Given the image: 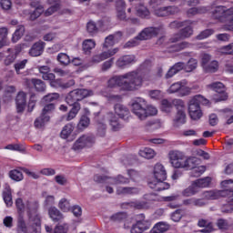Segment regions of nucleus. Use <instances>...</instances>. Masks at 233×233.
Wrapping results in <instances>:
<instances>
[{"label": "nucleus", "instance_id": "1", "mask_svg": "<svg viewBox=\"0 0 233 233\" xmlns=\"http://www.w3.org/2000/svg\"><path fill=\"white\" fill-rule=\"evenodd\" d=\"M107 85L109 88L119 86L127 92H136V90H139L143 86V76L138 70L129 71L124 75L111 77Z\"/></svg>", "mask_w": 233, "mask_h": 233}, {"label": "nucleus", "instance_id": "2", "mask_svg": "<svg viewBox=\"0 0 233 233\" xmlns=\"http://www.w3.org/2000/svg\"><path fill=\"white\" fill-rule=\"evenodd\" d=\"M153 174L155 178L147 182L149 188L155 192H161L170 188V184L165 182L167 180V170L162 164H157L154 167Z\"/></svg>", "mask_w": 233, "mask_h": 233}, {"label": "nucleus", "instance_id": "3", "mask_svg": "<svg viewBox=\"0 0 233 233\" xmlns=\"http://www.w3.org/2000/svg\"><path fill=\"white\" fill-rule=\"evenodd\" d=\"M132 112L140 121H145L148 116H156L157 114V108L153 106H147L145 99L137 98L132 104Z\"/></svg>", "mask_w": 233, "mask_h": 233}, {"label": "nucleus", "instance_id": "4", "mask_svg": "<svg viewBox=\"0 0 233 233\" xmlns=\"http://www.w3.org/2000/svg\"><path fill=\"white\" fill-rule=\"evenodd\" d=\"M25 208L28 216V225L35 230V227H41V216L37 212L39 210V204L35 201H27Z\"/></svg>", "mask_w": 233, "mask_h": 233}, {"label": "nucleus", "instance_id": "5", "mask_svg": "<svg viewBox=\"0 0 233 233\" xmlns=\"http://www.w3.org/2000/svg\"><path fill=\"white\" fill-rule=\"evenodd\" d=\"M90 96H94V91L88 89H75L66 96V103H67L69 106H76V105H79V101H83V99L90 97Z\"/></svg>", "mask_w": 233, "mask_h": 233}, {"label": "nucleus", "instance_id": "6", "mask_svg": "<svg viewBox=\"0 0 233 233\" xmlns=\"http://www.w3.org/2000/svg\"><path fill=\"white\" fill-rule=\"evenodd\" d=\"M201 99H203V96L200 95H197L189 100L188 112L191 119H193L194 121L201 119L203 116V112L201 111V107L199 106Z\"/></svg>", "mask_w": 233, "mask_h": 233}, {"label": "nucleus", "instance_id": "7", "mask_svg": "<svg viewBox=\"0 0 233 233\" xmlns=\"http://www.w3.org/2000/svg\"><path fill=\"white\" fill-rule=\"evenodd\" d=\"M96 145V137L94 135H82L73 145V150H83V148H90Z\"/></svg>", "mask_w": 233, "mask_h": 233}, {"label": "nucleus", "instance_id": "8", "mask_svg": "<svg viewBox=\"0 0 233 233\" xmlns=\"http://www.w3.org/2000/svg\"><path fill=\"white\" fill-rule=\"evenodd\" d=\"M96 145V137L94 135H82L73 145V150H83V148H90Z\"/></svg>", "mask_w": 233, "mask_h": 233}, {"label": "nucleus", "instance_id": "9", "mask_svg": "<svg viewBox=\"0 0 233 233\" xmlns=\"http://www.w3.org/2000/svg\"><path fill=\"white\" fill-rule=\"evenodd\" d=\"M137 223L131 228V233H143L150 228V221L145 219V214L136 216Z\"/></svg>", "mask_w": 233, "mask_h": 233}, {"label": "nucleus", "instance_id": "10", "mask_svg": "<svg viewBox=\"0 0 233 233\" xmlns=\"http://www.w3.org/2000/svg\"><path fill=\"white\" fill-rule=\"evenodd\" d=\"M168 156L169 161L174 168H182L183 163H185V159H187L185 153L177 150H172L169 152Z\"/></svg>", "mask_w": 233, "mask_h": 233}, {"label": "nucleus", "instance_id": "11", "mask_svg": "<svg viewBox=\"0 0 233 233\" xmlns=\"http://www.w3.org/2000/svg\"><path fill=\"white\" fill-rule=\"evenodd\" d=\"M191 89L183 85V82H177L172 84L167 89V94H178L180 97L190 96Z\"/></svg>", "mask_w": 233, "mask_h": 233}, {"label": "nucleus", "instance_id": "12", "mask_svg": "<svg viewBox=\"0 0 233 233\" xmlns=\"http://www.w3.org/2000/svg\"><path fill=\"white\" fill-rule=\"evenodd\" d=\"M159 32H161V27H146L138 34L137 39L138 41H147V39L156 37Z\"/></svg>", "mask_w": 233, "mask_h": 233}, {"label": "nucleus", "instance_id": "13", "mask_svg": "<svg viewBox=\"0 0 233 233\" xmlns=\"http://www.w3.org/2000/svg\"><path fill=\"white\" fill-rule=\"evenodd\" d=\"M136 63V56L134 55H125L120 56L116 61V66L120 68V70H125L127 66H130V65H134Z\"/></svg>", "mask_w": 233, "mask_h": 233}, {"label": "nucleus", "instance_id": "14", "mask_svg": "<svg viewBox=\"0 0 233 233\" xmlns=\"http://www.w3.org/2000/svg\"><path fill=\"white\" fill-rule=\"evenodd\" d=\"M17 114H23L26 108V93L20 91L15 97Z\"/></svg>", "mask_w": 233, "mask_h": 233}, {"label": "nucleus", "instance_id": "15", "mask_svg": "<svg viewBox=\"0 0 233 233\" xmlns=\"http://www.w3.org/2000/svg\"><path fill=\"white\" fill-rule=\"evenodd\" d=\"M46 45V44L43 41L35 43L29 50V56H32V57H39V56L43 54Z\"/></svg>", "mask_w": 233, "mask_h": 233}, {"label": "nucleus", "instance_id": "16", "mask_svg": "<svg viewBox=\"0 0 233 233\" xmlns=\"http://www.w3.org/2000/svg\"><path fill=\"white\" fill-rule=\"evenodd\" d=\"M198 227H199V228H203L200 230L202 233L214 232V224L208 219L199 218L198 221Z\"/></svg>", "mask_w": 233, "mask_h": 233}, {"label": "nucleus", "instance_id": "17", "mask_svg": "<svg viewBox=\"0 0 233 233\" xmlns=\"http://www.w3.org/2000/svg\"><path fill=\"white\" fill-rule=\"evenodd\" d=\"M203 199L207 201L214 200V199H219L220 198H225V191H204L202 193Z\"/></svg>", "mask_w": 233, "mask_h": 233}, {"label": "nucleus", "instance_id": "18", "mask_svg": "<svg viewBox=\"0 0 233 233\" xmlns=\"http://www.w3.org/2000/svg\"><path fill=\"white\" fill-rule=\"evenodd\" d=\"M181 70H185V63H176L173 66L169 68V70L165 75L166 79H170L171 77H174L176 74L181 72Z\"/></svg>", "mask_w": 233, "mask_h": 233}, {"label": "nucleus", "instance_id": "19", "mask_svg": "<svg viewBox=\"0 0 233 233\" xmlns=\"http://www.w3.org/2000/svg\"><path fill=\"white\" fill-rule=\"evenodd\" d=\"M115 114L120 117V119H125V117H128L130 111L128 110V107L127 106H124L123 104H116L114 106Z\"/></svg>", "mask_w": 233, "mask_h": 233}, {"label": "nucleus", "instance_id": "20", "mask_svg": "<svg viewBox=\"0 0 233 233\" xmlns=\"http://www.w3.org/2000/svg\"><path fill=\"white\" fill-rule=\"evenodd\" d=\"M50 85L53 88H70V86H74V85H76V81L71 79L65 83L62 79H54Z\"/></svg>", "mask_w": 233, "mask_h": 233}, {"label": "nucleus", "instance_id": "21", "mask_svg": "<svg viewBox=\"0 0 233 233\" xmlns=\"http://www.w3.org/2000/svg\"><path fill=\"white\" fill-rule=\"evenodd\" d=\"M48 215H49V218H52V221H54L55 223L62 221V219H64L65 218L63 216V213H61V211H59V209H57V208L56 207L49 208Z\"/></svg>", "mask_w": 233, "mask_h": 233}, {"label": "nucleus", "instance_id": "22", "mask_svg": "<svg viewBox=\"0 0 233 233\" xmlns=\"http://www.w3.org/2000/svg\"><path fill=\"white\" fill-rule=\"evenodd\" d=\"M106 119L109 122V125L112 127V129L116 131L121 128V124H119V118L114 115V113L109 112L106 114Z\"/></svg>", "mask_w": 233, "mask_h": 233}, {"label": "nucleus", "instance_id": "23", "mask_svg": "<svg viewBox=\"0 0 233 233\" xmlns=\"http://www.w3.org/2000/svg\"><path fill=\"white\" fill-rule=\"evenodd\" d=\"M192 25V22L188 21V24L184 25L185 27L179 31L182 39H188V37H191L193 35L194 28H192V25Z\"/></svg>", "mask_w": 233, "mask_h": 233}, {"label": "nucleus", "instance_id": "24", "mask_svg": "<svg viewBox=\"0 0 233 233\" xmlns=\"http://www.w3.org/2000/svg\"><path fill=\"white\" fill-rule=\"evenodd\" d=\"M222 187L225 188L220 192H225V196H228V198H232L233 196V180H223L221 182Z\"/></svg>", "mask_w": 233, "mask_h": 233}, {"label": "nucleus", "instance_id": "25", "mask_svg": "<svg viewBox=\"0 0 233 233\" xmlns=\"http://www.w3.org/2000/svg\"><path fill=\"white\" fill-rule=\"evenodd\" d=\"M136 12L137 15L142 19H147V17L150 16V11H148V8H147V6H145L143 4H138L136 6Z\"/></svg>", "mask_w": 233, "mask_h": 233}, {"label": "nucleus", "instance_id": "26", "mask_svg": "<svg viewBox=\"0 0 233 233\" xmlns=\"http://www.w3.org/2000/svg\"><path fill=\"white\" fill-rule=\"evenodd\" d=\"M198 163H199V158L196 157H186L181 168H190L192 170L193 168H196Z\"/></svg>", "mask_w": 233, "mask_h": 233}, {"label": "nucleus", "instance_id": "27", "mask_svg": "<svg viewBox=\"0 0 233 233\" xmlns=\"http://www.w3.org/2000/svg\"><path fill=\"white\" fill-rule=\"evenodd\" d=\"M210 181H212V179L208 177L197 179L193 181V184L195 185L197 190H199V188H207V187H210Z\"/></svg>", "mask_w": 233, "mask_h": 233}, {"label": "nucleus", "instance_id": "28", "mask_svg": "<svg viewBox=\"0 0 233 233\" xmlns=\"http://www.w3.org/2000/svg\"><path fill=\"white\" fill-rule=\"evenodd\" d=\"M48 121H50V116L41 113V115L35 120V128H43Z\"/></svg>", "mask_w": 233, "mask_h": 233}, {"label": "nucleus", "instance_id": "29", "mask_svg": "<svg viewBox=\"0 0 233 233\" xmlns=\"http://www.w3.org/2000/svg\"><path fill=\"white\" fill-rule=\"evenodd\" d=\"M3 198L6 207H12V205H14V202L12 201V189L8 185L5 187L3 192Z\"/></svg>", "mask_w": 233, "mask_h": 233}, {"label": "nucleus", "instance_id": "30", "mask_svg": "<svg viewBox=\"0 0 233 233\" xmlns=\"http://www.w3.org/2000/svg\"><path fill=\"white\" fill-rule=\"evenodd\" d=\"M170 228V225L167 222H158L151 229L150 233H163Z\"/></svg>", "mask_w": 233, "mask_h": 233}, {"label": "nucleus", "instance_id": "31", "mask_svg": "<svg viewBox=\"0 0 233 233\" xmlns=\"http://www.w3.org/2000/svg\"><path fill=\"white\" fill-rule=\"evenodd\" d=\"M199 14H207V7H191L187 11V17H194V15H198Z\"/></svg>", "mask_w": 233, "mask_h": 233}, {"label": "nucleus", "instance_id": "32", "mask_svg": "<svg viewBox=\"0 0 233 233\" xmlns=\"http://www.w3.org/2000/svg\"><path fill=\"white\" fill-rule=\"evenodd\" d=\"M72 106L73 107L66 116V121H72V119H75L76 116L79 114V110H81V104H76L75 106Z\"/></svg>", "mask_w": 233, "mask_h": 233}, {"label": "nucleus", "instance_id": "33", "mask_svg": "<svg viewBox=\"0 0 233 233\" xmlns=\"http://www.w3.org/2000/svg\"><path fill=\"white\" fill-rule=\"evenodd\" d=\"M218 68H219V64L218 63V61L213 60L209 62L207 66H205L203 70L207 74H214L218 70Z\"/></svg>", "mask_w": 233, "mask_h": 233}, {"label": "nucleus", "instance_id": "34", "mask_svg": "<svg viewBox=\"0 0 233 233\" xmlns=\"http://www.w3.org/2000/svg\"><path fill=\"white\" fill-rule=\"evenodd\" d=\"M198 192H199V189H198V187H196L194 185V182H192V184L187 188L183 190L182 195L185 198H190L191 196H196Z\"/></svg>", "mask_w": 233, "mask_h": 233}, {"label": "nucleus", "instance_id": "35", "mask_svg": "<svg viewBox=\"0 0 233 233\" xmlns=\"http://www.w3.org/2000/svg\"><path fill=\"white\" fill-rule=\"evenodd\" d=\"M139 190L136 187H119L116 189V194L118 196L125 195V194H137Z\"/></svg>", "mask_w": 233, "mask_h": 233}, {"label": "nucleus", "instance_id": "36", "mask_svg": "<svg viewBox=\"0 0 233 233\" xmlns=\"http://www.w3.org/2000/svg\"><path fill=\"white\" fill-rule=\"evenodd\" d=\"M23 35H25V25H18L12 36V41L14 43H17V41H19Z\"/></svg>", "mask_w": 233, "mask_h": 233}, {"label": "nucleus", "instance_id": "37", "mask_svg": "<svg viewBox=\"0 0 233 233\" xmlns=\"http://www.w3.org/2000/svg\"><path fill=\"white\" fill-rule=\"evenodd\" d=\"M74 132V125L72 124H67L66 125L61 133H60V137H62V139H67V137L70 136V134H72Z\"/></svg>", "mask_w": 233, "mask_h": 233}, {"label": "nucleus", "instance_id": "38", "mask_svg": "<svg viewBox=\"0 0 233 233\" xmlns=\"http://www.w3.org/2000/svg\"><path fill=\"white\" fill-rule=\"evenodd\" d=\"M58 208L63 212H68V211H70V208H72V204H70V200H68L67 198H64L59 200Z\"/></svg>", "mask_w": 233, "mask_h": 233}, {"label": "nucleus", "instance_id": "39", "mask_svg": "<svg viewBox=\"0 0 233 233\" xmlns=\"http://www.w3.org/2000/svg\"><path fill=\"white\" fill-rule=\"evenodd\" d=\"M139 155L146 159H152L156 156V152L150 147H145L139 151Z\"/></svg>", "mask_w": 233, "mask_h": 233}, {"label": "nucleus", "instance_id": "40", "mask_svg": "<svg viewBox=\"0 0 233 233\" xmlns=\"http://www.w3.org/2000/svg\"><path fill=\"white\" fill-rule=\"evenodd\" d=\"M7 52H9V55L4 60V65H5V66H10V65H12V63H14V61H15V59L17 57V54L10 48L7 49Z\"/></svg>", "mask_w": 233, "mask_h": 233}, {"label": "nucleus", "instance_id": "41", "mask_svg": "<svg viewBox=\"0 0 233 233\" xmlns=\"http://www.w3.org/2000/svg\"><path fill=\"white\" fill-rule=\"evenodd\" d=\"M57 99H59V94L58 93H51V94L45 96L42 98L41 103L42 104H50V103H54V101H57Z\"/></svg>", "mask_w": 233, "mask_h": 233}, {"label": "nucleus", "instance_id": "42", "mask_svg": "<svg viewBox=\"0 0 233 233\" xmlns=\"http://www.w3.org/2000/svg\"><path fill=\"white\" fill-rule=\"evenodd\" d=\"M206 170L207 167L205 166L195 167L193 169H191L190 177H199L200 176H203V174H205Z\"/></svg>", "mask_w": 233, "mask_h": 233}, {"label": "nucleus", "instance_id": "43", "mask_svg": "<svg viewBox=\"0 0 233 233\" xmlns=\"http://www.w3.org/2000/svg\"><path fill=\"white\" fill-rule=\"evenodd\" d=\"M187 119V115L185 114V109H179L177 113L176 118L174 119L175 123L178 125H185Z\"/></svg>", "mask_w": 233, "mask_h": 233}, {"label": "nucleus", "instance_id": "44", "mask_svg": "<svg viewBox=\"0 0 233 233\" xmlns=\"http://www.w3.org/2000/svg\"><path fill=\"white\" fill-rule=\"evenodd\" d=\"M94 48H96V41L87 39L83 42V50L86 54H90V51Z\"/></svg>", "mask_w": 233, "mask_h": 233}, {"label": "nucleus", "instance_id": "45", "mask_svg": "<svg viewBox=\"0 0 233 233\" xmlns=\"http://www.w3.org/2000/svg\"><path fill=\"white\" fill-rule=\"evenodd\" d=\"M9 177H11L13 181H23V172H21L19 169H13L9 171Z\"/></svg>", "mask_w": 233, "mask_h": 233}, {"label": "nucleus", "instance_id": "46", "mask_svg": "<svg viewBox=\"0 0 233 233\" xmlns=\"http://www.w3.org/2000/svg\"><path fill=\"white\" fill-rule=\"evenodd\" d=\"M90 125V118L86 116H82L79 123L77 124V128L79 130H85V128H88Z\"/></svg>", "mask_w": 233, "mask_h": 233}, {"label": "nucleus", "instance_id": "47", "mask_svg": "<svg viewBox=\"0 0 233 233\" xmlns=\"http://www.w3.org/2000/svg\"><path fill=\"white\" fill-rule=\"evenodd\" d=\"M57 61L60 62V64L64 66H68V65L71 63L70 56H68V55L66 53H59L57 55Z\"/></svg>", "mask_w": 233, "mask_h": 233}, {"label": "nucleus", "instance_id": "48", "mask_svg": "<svg viewBox=\"0 0 233 233\" xmlns=\"http://www.w3.org/2000/svg\"><path fill=\"white\" fill-rule=\"evenodd\" d=\"M190 43L188 42H181L180 44H176L171 46V52H181V50H185L186 48H189Z\"/></svg>", "mask_w": 233, "mask_h": 233}, {"label": "nucleus", "instance_id": "49", "mask_svg": "<svg viewBox=\"0 0 233 233\" xmlns=\"http://www.w3.org/2000/svg\"><path fill=\"white\" fill-rule=\"evenodd\" d=\"M33 83L34 87L37 92H45V90H46V85L43 80L35 78V81H33Z\"/></svg>", "mask_w": 233, "mask_h": 233}, {"label": "nucleus", "instance_id": "50", "mask_svg": "<svg viewBox=\"0 0 233 233\" xmlns=\"http://www.w3.org/2000/svg\"><path fill=\"white\" fill-rule=\"evenodd\" d=\"M198 68V60L195 58H190L187 65H185L186 72H193Z\"/></svg>", "mask_w": 233, "mask_h": 233}, {"label": "nucleus", "instance_id": "51", "mask_svg": "<svg viewBox=\"0 0 233 233\" xmlns=\"http://www.w3.org/2000/svg\"><path fill=\"white\" fill-rule=\"evenodd\" d=\"M209 87L214 90V92H217L218 94H223L225 92V85L221 82H215L211 85H209Z\"/></svg>", "mask_w": 233, "mask_h": 233}, {"label": "nucleus", "instance_id": "52", "mask_svg": "<svg viewBox=\"0 0 233 233\" xmlns=\"http://www.w3.org/2000/svg\"><path fill=\"white\" fill-rule=\"evenodd\" d=\"M119 52V48L116 47L112 50L104 51L100 54L102 60L105 61L106 59H110L113 56H116Z\"/></svg>", "mask_w": 233, "mask_h": 233}, {"label": "nucleus", "instance_id": "53", "mask_svg": "<svg viewBox=\"0 0 233 233\" xmlns=\"http://www.w3.org/2000/svg\"><path fill=\"white\" fill-rule=\"evenodd\" d=\"M212 14L215 19H221V17H224L225 6L223 5L217 6L215 10L212 12Z\"/></svg>", "mask_w": 233, "mask_h": 233}, {"label": "nucleus", "instance_id": "54", "mask_svg": "<svg viewBox=\"0 0 233 233\" xmlns=\"http://www.w3.org/2000/svg\"><path fill=\"white\" fill-rule=\"evenodd\" d=\"M213 34L214 29H205L196 36V39H198V41H202V39H207L208 37H210V35H212Z\"/></svg>", "mask_w": 233, "mask_h": 233}, {"label": "nucleus", "instance_id": "55", "mask_svg": "<svg viewBox=\"0 0 233 233\" xmlns=\"http://www.w3.org/2000/svg\"><path fill=\"white\" fill-rule=\"evenodd\" d=\"M42 105H44V108L42 109V114L46 116H49V114H52V112L56 110V105L54 103L42 104Z\"/></svg>", "mask_w": 233, "mask_h": 233}, {"label": "nucleus", "instance_id": "56", "mask_svg": "<svg viewBox=\"0 0 233 233\" xmlns=\"http://www.w3.org/2000/svg\"><path fill=\"white\" fill-rule=\"evenodd\" d=\"M220 54L224 56H233V43L224 46L219 49Z\"/></svg>", "mask_w": 233, "mask_h": 233}, {"label": "nucleus", "instance_id": "57", "mask_svg": "<svg viewBox=\"0 0 233 233\" xmlns=\"http://www.w3.org/2000/svg\"><path fill=\"white\" fill-rule=\"evenodd\" d=\"M96 130V134L97 136H99V137H105V136H106V125H105L104 123H97Z\"/></svg>", "mask_w": 233, "mask_h": 233}, {"label": "nucleus", "instance_id": "58", "mask_svg": "<svg viewBox=\"0 0 233 233\" xmlns=\"http://www.w3.org/2000/svg\"><path fill=\"white\" fill-rule=\"evenodd\" d=\"M127 183H130V179L118 175L115 179H113V185H127Z\"/></svg>", "mask_w": 233, "mask_h": 233}, {"label": "nucleus", "instance_id": "59", "mask_svg": "<svg viewBox=\"0 0 233 233\" xmlns=\"http://www.w3.org/2000/svg\"><path fill=\"white\" fill-rule=\"evenodd\" d=\"M86 30L88 34H90L91 35H94V34H97V25L94 21H89L86 24Z\"/></svg>", "mask_w": 233, "mask_h": 233}, {"label": "nucleus", "instance_id": "60", "mask_svg": "<svg viewBox=\"0 0 233 233\" xmlns=\"http://www.w3.org/2000/svg\"><path fill=\"white\" fill-rule=\"evenodd\" d=\"M116 44V38L114 35H109L105 39V43L103 44L104 48H110V46H114Z\"/></svg>", "mask_w": 233, "mask_h": 233}, {"label": "nucleus", "instance_id": "61", "mask_svg": "<svg viewBox=\"0 0 233 233\" xmlns=\"http://www.w3.org/2000/svg\"><path fill=\"white\" fill-rule=\"evenodd\" d=\"M134 207L137 210H147V208H150V205L147 201H137L134 203Z\"/></svg>", "mask_w": 233, "mask_h": 233}, {"label": "nucleus", "instance_id": "62", "mask_svg": "<svg viewBox=\"0 0 233 233\" xmlns=\"http://www.w3.org/2000/svg\"><path fill=\"white\" fill-rule=\"evenodd\" d=\"M28 63V60L24 59L16 64H15V70L16 74H21V70L25 69V66H26V64Z\"/></svg>", "mask_w": 233, "mask_h": 233}, {"label": "nucleus", "instance_id": "63", "mask_svg": "<svg viewBox=\"0 0 233 233\" xmlns=\"http://www.w3.org/2000/svg\"><path fill=\"white\" fill-rule=\"evenodd\" d=\"M172 106H173L172 101L167 99L162 100V110L164 112H167V113L170 112V110H172Z\"/></svg>", "mask_w": 233, "mask_h": 233}, {"label": "nucleus", "instance_id": "64", "mask_svg": "<svg viewBox=\"0 0 233 233\" xmlns=\"http://www.w3.org/2000/svg\"><path fill=\"white\" fill-rule=\"evenodd\" d=\"M57 10H59V4H55L53 5H51L46 12H45V15L46 17L56 14V12H57Z\"/></svg>", "mask_w": 233, "mask_h": 233}]
</instances>
